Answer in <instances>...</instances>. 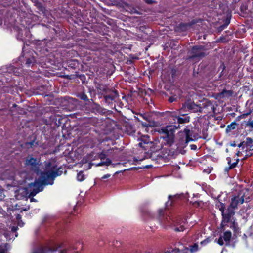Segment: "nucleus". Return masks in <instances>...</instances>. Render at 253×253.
Instances as JSON below:
<instances>
[{
	"label": "nucleus",
	"mask_w": 253,
	"mask_h": 253,
	"mask_svg": "<svg viewBox=\"0 0 253 253\" xmlns=\"http://www.w3.org/2000/svg\"><path fill=\"white\" fill-rule=\"evenodd\" d=\"M188 218V216H187L186 217H185V220H187Z\"/></svg>",
	"instance_id": "obj_64"
},
{
	"label": "nucleus",
	"mask_w": 253,
	"mask_h": 253,
	"mask_svg": "<svg viewBox=\"0 0 253 253\" xmlns=\"http://www.w3.org/2000/svg\"><path fill=\"white\" fill-rule=\"evenodd\" d=\"M245 145L249 148L250 150H253V141L252 139L247 137L246 140Z\"/></svg>",
	"instance_id": "obj_21"
},
{
	"label": "nucleus",
	"mask_w": 253,
	"mask_h": 253,
	"mask_svg": "<svg viewBox=\"0 0 253 253\" xmlns=\"http://www.w3.org/2000/svg\"><path fill=\"white\" fill-rule=\"evenodd\" d=\"M227 160H228V164L229 165V166H230L232 164L230 158H228Z\"/></svg>",
	"instance_id": "obj_52"
},
{
	"label": "nucleus",
	"mask_w": 253,
	"mask_h": 253,
	"mask_svg": "<svg viewBox=\"0 0 253 253\" xmlns=\"http://www.w3.org/2000/svg\"><path fill=\"white\" fill-rule=\"evenodd\" d=\"M148 142H141L140 143H138V145L140 147H142V148H144L145 149H146L145 147L144 146V145L145 144H148Z\"/></svg>",
	"instance_id": "obj_39"
},
{
	"label": "nucleus",
	"mask_w": 253,
	"mask_h": 253,
	"mask_svg": "<svg viewBox=\"0 0 253 253\" xmlns=\"http://www.w3.org/2000/svg\"><path fill=\"white\" fill-rule=\"evenodd\" d=\"M91 108L93 112L95 113H100L102 111L101 107L96 103H93V105L91 106Z\"/></svg>",
	"instance_id": "obj_22"
},
{
	"label": "nucleus",
	"mask_w": 253,
	"mask_h": 253,
	"mask_svg": "<svg viewBox=\"0 0 253 253\" xmlns=\"http://www.w3.org/2000/svg\"><path fill=\"white\" fill-rule=\"evenodd\" d=\"M192 203V205L196 207H202L204 205V203L202 201H194L191 202Z\"/></svg>",
	"instance_id": "obj_28"
},
{
	"label": "nucleus",
	"mask_w": 253,
	"mask_h": 253,
	"mask_svg": "<svg viewBox=\"0 0 253 253\" xmlns=\"http://www.w3.org/2000/svg\"><path fill=\"white\" fill-rule=\"evenodd\" d=\"M225 66L223 64L222 65H221L220 67V68H221L222 69V71L220 73V75L219 76V77H221L222 74V72H223L224 70L225 69Z\"/></svg>",
	"instance_id": "obj_44"
},
{
	"label": "nucleus",
	"mask_w": 253,
	"mask_h": 253,
	"mask_svg": "<svg viewBox=\"0 0 253 253\" xmlns=\"http://www.w3.org/2000/svg\"><path fill=\"white\" fill-rule=\"evenodd\" d=\"M248 125L252 128H253V120L248 123Z\"/></svg>",
	"instance_id": "obj_46"
},
{
	"label": "nucleus",
	"mask_w": 253,
	"mask_h": 253,
	"mask_svg": "<svg viewBox=\"0 0 253 253\" xmlns=\"http://www.w3.org/2000/svg\"><path fill=\"white\" fill-rule=\"evenodd\" d=\"M51 219H51L50 217H46V218H45V220H51Z\"/></svg>",
	"instance_id": "obj_60"
},
{
	"label": "nucleus",
	"mask_w": 253,
	"mask_h": 253,
	"mask_svg": "<svg viewBox=\"0 0 253 253\" xmlns=\"http://www.w3.org/2000/svg\"><path fill=\"white\" fill-rule=\"evenodd\" d=\"M224 240L227 243V244H229L231 237V233L229 231H226L224 233L223 236H222Z\"/></svg>",
	"instance_id": "obj_18"
},
{
	"label": "nucleus",
	"mask_w": 253,
	"mask_h": 253,
	"mask_svg": "<svg viewBox=\"0 0 253 253\" xmlns=\"http://www.w3.org/2000/svg\"><path fill=\"white\" fill-rule=\"evenodd\" d=\"M170 116L173 118V120L175 121L177 120L178 125L180 126V124H185L188 123L190 121V117L189 116H185V115H182L180 116L177 114L175 112H172L170 113Z\"/></svg>",
	"instance_id": "obj_11"
},
{
	"label": "nucleus",
	"mask_w": 253,
	"mask_h": 253,
	"mask_svg": "<svg viewBox=\"0 0 253 253\" xmlns=\"http://www.w3.org/2000/svg\"><path fill=\"white\" fill-rule=\"evenodd\" d=\"M187 109L189 110H191L193 112H202V107L195 104L194 102L191 100H187L184 103L182 104V107L181 108V110L182 109Z\"/></svg>",
	"instance_id": "obj_9"
},
{
	"label": "nucleus",
	"mask_w": 253,
	"mask_h": 253,
	"mask_svg": "<svg viewBox=\"0 0 253 253\" xmlns=\"http://www.w3.org/2000/svg\"><path fill=\"white\" fill-rule=\"evenodd\" d=\"M174 100H175V98H173V97H170V98L169 99V101L170 102H173Z\"/></svg>",
	"instance_id": "obj_50"
},
{
	"label": "nucleus",
	"mask_w": 253,
	"mask_h": 253,
	"mask_svg": "<svg viewBox=\"0 0 253 253\" xmlns=\"http://www.w3.org/2000/svg\"><path fill=\"white\" fill-rule=\"evenodd\" d=\"M77 179L79 181H83L85 179V175L83 171H81L77 174Z\"/></svg>",
	"instance_id": "obj_26"
},
{
	"label": "nucleus",
	"mask_w": 253,
	"mask_h": 253,
	"mask_svg": "<svg viewBox=\"0 0 253 253\" xmlns=\"http://www.w3.org/2000/svg\"><path fill=\"white\" fill-rule=\"evenodd\" d=\"M61 247L62 246L61 245L54 247L39 246L37 248L34 249L32 253H52Z\"/></svg>",
	"instance_id": "obj_10"
},
{
	"label": "nucleus",
	"mask_w": 253,
	"mask_h": 253,
	"mask_svg": "<svg viewBox=\"0 0 253 253\" xmlns=\"http://www.w3.org/2000/svg\"><path fill=\"white\" fill-rule=\"evenodd\" d=\"M103 163L104 165L109 166L112 164V161L110 159L107 158L106 161L103 162Z\"/></svg>",
	"instance_id": "obj_37"
},
{
	"label": "nucleus",
	"mask_w": 253,
	"mask_h": 253,
	"mask_svg": "<svg viewBox=\"0 0 253 253\" xmlns=\"http://www.w3.org/2000/svg\"><path fill=\"white\" fill-rule=\"evenodd\" d=\"M9 223L7 225L6 231L3 233L7 240H10L18 236V233L16 232L18 229V226L23 227L24 222H6Z\"/></svg>",
	"instance_id": "obj_6"
},
{
	"label": "nucleus",
	"mask_w": 253,
	"mask_h": 253,
	"mask_svg": "<svg viewBox=\"0 0 253 253\" xmlns=\"http://www.w3.org/2000/svg\"><path fill=\"white\" fill-rule=\"evenodd\" d=\"M229 169V166L228 167H227L225 168V170L226 171V172H228L229 171V169Z\"/></svg>",
	"instance_id": "obj_58"
},
{
	"label": "nucleus",
	"mask_w": 253,
	"mask_h": 253,
	"mask_svg": "<svg viewBox=\"0 0 253 253\" xmlns=\"http://www.w3.org/2000/svg\"><path fill=\"white\" fill-rule=\"evenodd\" d=\"M172 229L176 232L183 231L185 229L184 226L181 224L173 226Z\"/></svg>",
	"instance_id": "obj_23"
},
{
	"label": "nucleus",
	"mask_w": 253,
	"mask_h": 253,
	"mask_svg": "<svg viewBox=\"0 0 253 253\" xmlns=\"http://www.w3.org/2000/svg\"><path fill=\"white\" fill-rule=\"evenodd\" d=\"M203 105H205L204 107L210 106H211V108H213V107H212V105L211 103L210 102H207L205 103H204Z\"/></svg>",
	"instance_id": "obj_40"
},
{
	"label": "nucleus",
	"mask_w": 253,
	"mask_h": 253,
	"mask_svg": "<svg viewBox=\"0 0 253 253\" xmlns=\"http://www.w3.org/2000/svg\"><path fill=\"white\" fill-rule=\"evenodd\" d=\"M68 66L73 68L75 69L78 67L79 63L77 60L73 59L71 60L68 62Z\"/></svg>",
	"instance_id": "obj_19"
},
{
	"label": "nucleus",
	"mask_w": 253,
	"mask_h": 253,
	"mask_svg": "<svg viewBox=\"0 0 253 253\" xmlns=\"http://www.w3.org/2000/svg\"><path fill=\"white\" fill-rule=\"evenodd\" d=\"M236 126H237V123L236 122H232L230 125H228L227 126L226 130L227 132H230L231 130L235 129Z\"/></svg>",
	"instance_id": "obj_24"
},
{
	"label": "nucleus",
	"mask_w": 253,
	"mask_h": 253,
	"mask_svg": "<svg viewBox=\"0 0 253 253\" xmlns=\"http://www.w3.org/2000/svg\"><path fill=\"white\" fill-rule=\"evenodd\" d=\"M202 138L204 139H209L207 133V128H204L202 130Z\"/></svg>",
	"instance_id": "obj_30"
},
{
	"label": "nucleus",
	"mask_w": 253,
	"mask_h": 253,
	"mask_svg": "<svg viewBox=\"0 0 253 253\" xmlns=\"http://www.w3.org/2000/svg\"><path fill=\"white\" fill-rule=\"evenodd\" d=\"M252 155V153H250V154H247V155H246L245 156V157L244 158V159H246L247 157H248L249 156H251Z\"/></svg>",
	"instance_id": "obj_55"
},
{
	"label": "nucleus",
	"mask_w": 253,
	"mask_h": 253,
	"mask_svg": "<svg viewBox=\"0 0 253 253\" xmlns=\"http://www.w3.org/2000/svg\"><path fill=\"white\" fill-rule=\"evenodd\" d=\"M169 208H166L165 207L164 208L160 209L158 211V214L160 220H164L166 216H167V213L166 210H169Z\"/></svg>",
	"instance_id": "obj_14"
},
{
	"label": "nucleus",
	"mask_w": 253,
	"mask_h": 253,
	"mask_svg": "<svg viewBox=\"0 0 253 253\" xmlns=\"http://www.w3.org/2000/svg\"><path fill=\"white\" fill-rule=\"evenodd\" d=\"M179 125H173L167 126L162 128L160 131V133L163 134L161 137L164 140V143L169 146H172L174 142L175 135L174 133L176 129L179 128Z\"/></svg>",
	"instance_id": "obj_3"
},
{
	"label": "nucleus",
	"mask_w": 253,
	"mask_h": 253,
	"mask_svg": "<svg viewBox=\"0 0 253 253\" xmlns=\"http://www.w3.org/2000/svg\"><path fill=\"white\" fill-rule=\"evenodd\" d=\"M231 224L230 227L231 228L233 229L235 233H238L239 232V228L238 227L237 222H230Z\"/></svg>",
	"instance_id": "obj_27"
},
{
	"label": "nucleus",
	"mask_w": 253,
	"mask_h": 253,
	"mask_svg": "<svg viewBox=\"0 0 253 253\" xmlns=\"http://www.w3.org/2000/svg\"><path fill=\"white\" fill-rule=\"evenodd\" d=\"M175 72V70H174L173 69L172 70V74H173Z\"/></svg>",
	"instance_id": "obj_63"
},
{
	"label": "nucleus",
	"mask_w": 253,
	"mask_h": 253,
	"mask_svg": "<svg viewBox=\"0 0 253 253\" xmlns=\"http://www.w3.org/2000/svg\"><path fill=\"white\" fill-rule=\"evenodd\" d=\"M106 157V155L103 153H101L99 155V158L101 159H104Z\"/></svg>",
	"instance_id": "obj_42"
},
{
	"label": "nucleus",
	"mask_w": 253,
	"mask_h": 253,
	"mask_svg": "<svg viewBox=\"0 0 253 253\" xmlns=\"http://www.w3.org/2000/svg\"><path fill=\"white\" fill-rule=\"evenodd\" d=\"M232 91L223 89L220 93L218 94V96L221 98H224L225 97L231 96L232 95Z\"/></svg>",
	"instance_id": "obj_15"
},
{
	"label": "nucleus",
	"mask_w": 253,
	"mask_h": 253,
	"mask_svg": "<svg viewBox=\"0 0 253 253\" xmlns=\"http://www.w3.org/2000/svg\"><path fill=\"white\" fill-rule=\"evenodd\" d=\"M104 165L103 162H101L96 165L97 166Z\"/></svg>",
	"instance_id": "obj_57"
},
{
	"label": "nucleus",
	"mask_w": 253,
	"mask_h": 253,
	"mask_svg": "<svg viewBox=\"0 0 253 253\" xmlns=\"http://www.w3.org/2000/svg\"><path fill=\"white\" fill-rule=\"evenodd\" d=\"M37 7L42 11H43L45 8L43 6H42V4L40 2H38L36 3Z\"/></svg>",
	"instance_id": "obj_34"
},
{
	"label": "nucleus",
	"mask_w": 253,
	"mask_h": 253,
	"mask_svg": "<svg viewBox=\"0 0 253 253\" xmlns=\"http://www.w3.org/2000/svg\"><path fill=\"white\" fill-rule=\"evenodd\" d=\"M169 253V251H166L165 253Z\"/></svg>",
	"instance_id": "obj_62"
},
{
	"label": "nucleus",
	"mask_w": 253,
	"mask_h": 253,
	"mask_svg": "<svg viewBox=\"0 0 253 253\" xmlns=\"http://www.w3.org/2000/svg\"><path fill=\"white\" fill-rule=\"evenodd\" d=\"M210 241V240L209 238H207L205 240L202 241L201 242V245H206L207 244H208Z\"/></svg>",
	"instance_id": "obj_36"
},
{
	"label": "nucleus",
	"mask_w": 253,
	"mask_h": 253,
	"mask_svg": "<svg viewBox=\"0 0 253 253\" xmlns=\"http://www.w3.org/2000/svg\"><path fill=\"white\" fill-rule=\"evenodd\" d=\"M79 97L81 99L84 101H89L88 97L86 94L84 93H82L79 95Z\"/></svg>",
	"instance_id": "obj_31"
},
{
	"label": "nucleus",
	"mask_w": 253,
	"mask_h": 253,
	"mask_svg": "<svg viewBox=\"0 0 253 253\" xmlns=\"http://www.w3.org/2000/svg\"><path fill=\"white\" fill-rule=\"evenodd\" d=\"M180 195L175 194L174 195H169L168 201L165 203V208H169L173 205V203L176 199L179 198Z\"/></svg>",
	"instance_id": "obj_13"
},
{
	"label": "nucleus",
	"mask_w": 253,
	"mask_h": 253,
	"mask_svg": "<svg viewBox=\"0 0 253 253\" xmlns=\"http://www.w3.org/2000/svg\"><path fill=\"white\" fill-rule=\"evenodd\" d=\"M230 146L232 147H235L236 146V144L235 141L232 142L230 143Z\"/></svg>",
	"instance_id": "obj_51"
},
{
	"label": "nucleus",
	"mask_w": 253,
	"mask_h": 253,
	"mask_svg": "<svg viewBox=\"0 0 253 253\" xmlns=\"http://www.w3.org/2000/svg\"><path fill=\"white\" fill-rule=\"evenodd\" d=\"M230 22V18L227 17L224 20V23L223 25L220 26L219 27H218V28H217L218 32H221L222 31H223L229 24Z\"/></svg>",
	"instance_id": "obj_16"
},
{
	"label": "nucleus",
	"mask_w": 253,
	"mask_h": 253,
	"mask_svg": "<svg viewBox=\"0 0 253 253\" xmlns=\"http://www.w3.org/2000/svg\"><path fill=\"white\" fill-rule=\"evenodd\" d=\"M41 181H35L30 184L31 190L30 195L34 196L38 193L42 191L43 185H52L54 183V178L50 171L41 172Z\"/></svg>",
	"instance_id": "obj_2"
},
{
	"label": "nucleus",
	"mask_w": 253,
	"mask_h": 253,
	"mask_svg": "<svg viewBox=\"0 0 253 253\" xmlns=\"http://www.w3.org/2000/svg\"><path fill=\"white\" fill-rule=\"evenodd\" d=\"M60 253H67V250H61Z\"/></svg>",
	"instance_id": "obj_56"
},
{
	"label": "nucleus",
	"mask_w": 253,
	"mask_h": 253,
	"mask_svg": "<svg viewBox=\"0 0 253 253\" xmlns=\"http://www.w3.org/2000/svg\"><path fill=\"white\" fill-rule=\"evenodd\" d=\"M16 219H17L18 220H21V215H20V214H18V215H17Z\"/></svg>",
	"instance_id": "obj_53"
},
{
	"label": "nucleus",
	"mask_w": 253,
	"mask_h": 253,
	"mask_svg": "<svg viewBox=\"0 0 253 253\" xmlns=\"http://www.w3.org/2000/svg\"><path fill=\"white\" fill-rule=\"evenodd\" d=\"M167 251H169V253H179V248H169Z\"/></svg>",
	"instance_id": "obj_29"
},
{
	"label": "nucleus",
	"mask_w": 253,
	"mask_h": 253,
	"mask_svg": "<svg viewBox=\"0 0 253 253\" xmlns=\"http://www.w3.org/2000/svg\"><path fill=\"white\" fill-rule=\"evenodd\" d=\"M34 143H35L34 141H32L29 142V144L30 145L31 147H32V146H34Z\"/></svg>",
	"instance_id": "obj_54"
},
{
	"label": "nucleus",
	"mask_w": 253,
	"mask_h": 253,
	"mask_svg": "<svg viewBox=\"0 0 253 253\" xmlns=\"http://www.w3.org/2000/svg\"><path fill=\"white\" fill-rule=\"evenodd\" d=\"M193 135V131L188 129L187 126L183 131L180 132L179 138L176 141L177 149L184 148L189 142L194 141V139L192 138Z\"/></svg>",
	"instance_id": "obj_4"
},
{
	"label": "nucleus",
	"mask_w": 253,
	"mask_h": 253,
	"mask_svg": "<svg viewBox=\"0 0 253 253\" xmlns=\"http://www.w3.org/2000/svg\"><path fill=\"white\" fill-rule=\"evenodd\" d=\"M248 192V189L243 188L233 194L227 208L225 204L222 202L221 197L218 196V201L216 202V207L221 212L222 221H232L235 215V210L245 202L248 203L250 201Z\"/></svg>",
	"instance_id": "obj_1"
},
{
	"label": "nucleus",
	"mask_w": 253,
	"mask_h": 253,
	"mask_svg": "<svg viewBox=\"0 0 253 253\" xmlns=\"http://www.w3.org/2000/svg\"><path fill=\"white\" fill-rule=\"evenodd\" d=\"M121 164H122L121 163L118 162V163H116L112 164V165L113 167H115L117 165H120Z\"/></svg>",
	"instance_id": "obj_49"
},
{
	"label": "nucleus",
	"mask_w": 253,
	"mask_h": 253,
	"mask_svg": "<svg viewBox=\"0 0 253 253\" xmlns=\"http://www.w3.org/2000/svg\"><path fill=\"white\" fill-rule=\"evenodd\" d=\"M240 153H241V152H240V151H238V152H237V153L236 154V155L237 156H239L240 155Z\"/></svg>",
	"instance_id": "obj_59"
},
{
	"label": "nucleus",
	"mask_w": 253,
	"mask_h": 253,
	"mask_svg": "<svg viewBox=\"0 0 253 253\" xmlns=\"http://www.w3.org/2000/svg\"><path fill=\"white\" fill-rule=\"evenodd\" d=\"M244 143H245V142H244V141L241 142L240 143H239V144L238 145V147H242V149H244L243 145H244Z\"/></svg>",
	"instance_id": "obj_47"
},
{
	"label": "nucleus",
	"mask_w": 253,
	"mask_h": 253,
	"mask_svg": "<svg viewBox=\"0 0 253 253\" xmlns=\"http://www.w3.org/2000/svg\"><path fill=\"white\" fill-rule=\"evenodd\" d=\"M146 3L151 4L154 2L153 0H143Z\"/></svg>",
	"instance_id": "obj_41"
},
{
	"label": "nucleus",
	"mask_w": 253,
	"mask_h": 253,
	"mask_svg": "<svg viewBox=\"0 0 253 253\" xmlns=\"http://www.w3.org/2000/svg\"><path fill=\"white\" fill-rule=\"evenodd\" d=\"M36 59L34 57L27 58L26 59L25 65L27 67L33 66L36 63Z\"/></svg>",
	"instance_id": "obj_17"
},
{
	"label": "nucleus",
	"mask_w": 253,
	"mask_h": 253,
	"mask_svg": "<svg viewBox=\"0 0 253 253\" xmlns=\"http://www.w3.org/2000/svg\"><path fill=\"white\" fill-rule=\"evenodd\" d=\"M51 171V174H52L53 177L54 178V179L56 177L61 175L63 173L62 168L61 167L55 170V171Z\"/></svg>",
	"instance_id": "obj_20"
},
{
	"label": "nucleus",
	"mask_w": 253,
	"mask_h": 253,
	"mask_svg": "<svg viewBox=\"0 0 253 253\" xmlns=\"http://www.w3.org/2000/svg\"><path fill=\"white\" fill-rule=\"evenodd\" d=\"M102 91L104 94V99L105 102L108 104L111 103L113 100H115L119 97V94L116 90H112L107 86H104Z\"/></svg>",
	"instance_id": "obj_7"
},
{
	"label": "nucleus",
	"mask_w": 253,
	"mask_h": 253,
	"mask_svg": "<svg viewBox=\"0 0 253 253\" xmlns=\"http://www.w3.org/2000/svg\"><path fill=\"white\" fill-rule=\"evenodd\" d=\"M190 253H194L198 250V245L197 243H195L193 245L190 246L189 248Z\"/></svg>",
	"instance_id": "obj_25"
},
{
	"label": "nucleus",
	"mask_w": 253,
	"mask_h": 253,
	"mask_svg": "<svg viewBox=\"0 0 253 253\" xmlns=\"http://www.w3.org/2000/svg\"><path fill=\"white\" fill-rule=\"evenodd\" d=\"M17 105L16 104H14L13 105V106H12V107H17Z\"/></svg>",
	"instance_id": "obj_61"
},
{
	"label": "nucleus",
	"mask_w": 253,
	"mask_h": 253,
	"mask_svg": "<svg viewBox=\"0 0 253 253\" xmlns=\"http://www.w3.org/2000/svg\"><path fill=\"white\" fill-rule=\"evenodd\" d=\"M189 250L188 247H184L183 248H179V253H189Z\"/></svg>",
	"instance_id": "obj_33"
},
{
	"label": "nucleus",
	"mask_w": 253,
	"mask_h": 253,
	"mask_svg": "<svg viewBox=\"0 0 253 253\" xmlns=\"http://www.w3.org/2000/svg\"><path fill=\"white\" fill-rule=\"evenodd\" d=\"M51 163L50 162H47L45 164V167L46 168H48L51 166Z\"/></svg>",
	"instance_id": "obj_48"
},
{
	"label": "nucleus",
	"mask_w": 253,
	"mask_h": 253,
	"mask_svg": "<svg viewBox=\"0 0 253 253\" xmlns=\"http://www.w3.org/2000/svg\"><path fill=\"white\" fill-rule=\"evenodd\" d=\"M25 167L31 171L39 174L40 173V166L42 164L40 159L34 157L32 155L26 157L24 161Z\"/></svg>",
	"instance_id": "obj_5"
},
{
	"label": "nucleus",
	"mask_w": 253,
	"mask_h": 253,
	"mask_svg": "<svg viewBox=\"0 0 253 253\" xmlns=\"http://www.w3.org/2000/svg\"><path fill=\"white\" fill-rule=\"evenodd\" d=\"M110 176H111V175L109 174L104 175L102 177V179H104L108 178L110 177Z\"/></svg>",
	"instance_id": "obj_45"
},
{
	"label": "nucleus",
	"mask_w": 253,
	"mask_h": 253,
	"mask_svg": "<svg viewBox=\"0 0 253 253\" xmlns=\"http://www.w3.org/2000/svg\"><path fill=\"white\" fill-rule=\"evenodd\" d=\"M223 240V237H220L217 241V243L221 246L223 245L224 244Z\"/></svg>",
	"instance_id": "obj_38"
},
{
	"label": "nucleus",
	"mask_w": 253,
	"mask_h": 253,
	"mask_svg": "<svg viewBox=\"0 0 253 253\" xmlns=\"http://www.w3.org/2000/svg\"><path fill=\"white\" fill-rule=\"evenodd\" d=\"M205 47L203 45H196L192 47L191 53L192 55L189 57V59H193L196 58H202L205 56L204 52Z\"/></svg>",
	"instance_id": "obj_8"
},
{
	"label": "nucleus",
	"mask_w": 253,
	"mask_h": 253,
	"mask_svg": "<svg viewBox=\"0 0 253 253\" xmlns=\"http://www.w3.org/2000/svg\"><path fill=\"white\" fill-rule=\"evenodd\" d=\"M190 148L191 150H196L197 148V147L196 145L192 144L190 145Z\"/></svg>",
	"instance_id": "obj_43"
},
{
	"label": "nucleus",
	"mask_w": 253,
	"mask_h": 253,
	"mask_svg": "<svg viewBox=\"0 0 253 253\" xmlns=\"http://www.w3.org/2000/svg\"><path fill=\"white\" fill-rule=\"evenodd\" d=\"M140 116L146 121V122H141V124L144 126H154L156 125V122L154 121L152 116L149 114L144 113L141 114Z\"/></svg>",
	"instance_id": "obj_12"
},
{
	"label": "nucleus",
	"mask_w": 253,
	"mask_h": 253,
	"mask_svg": "<svg viewBox=\"0 0 253 253\" xmlns=\"http://www.w3.org/2000/svg\"><path fill=\"white\" fill-rule=\"evenodd\" d=\"M77 244H78V247H73L74 249H80L82 250L83 248V242L81 241H79L77 243Z\"/></svg>",
	"instance_id": "obj_32"
},
{
	"label": "nucleus",
	"mask_w": 253,
	"mask_h": 253,
	"mask_svg": "<svg viewBox=\"0 0 253 253\" xmlns=\"http://www.w3.org/2000/svg\"><path fill=\"white\" fill-rule=\"evenodd\" d=\"M239 161V159H237L235 162L232 163V164L229 166V169H233L235 168L237 166Z\"/></svg>",
	"instance_id": "obj_35"
}]
</instances>
